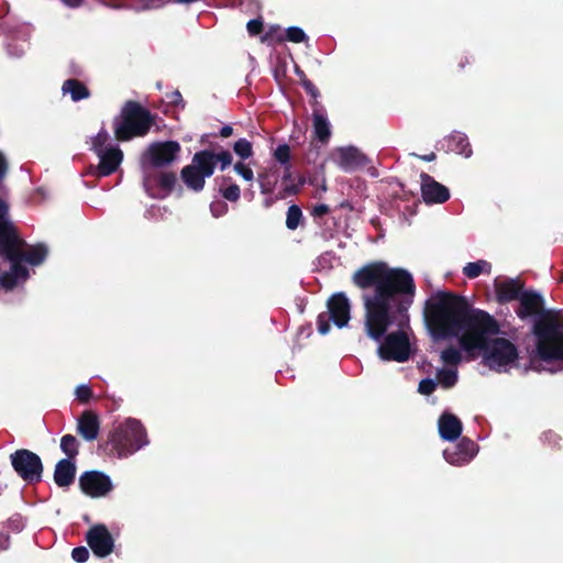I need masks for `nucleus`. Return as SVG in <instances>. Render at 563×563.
Here are the masks:
<instances>
[{"label":"nucleus","mask_w":563,"mask_h":563,"mask_svg":"<svg viewBox=\"0 0 563 563\" xmlns=\"http://www.w3.org/2000/svg\"><path fill=\"white\" fill-rule=\"evenodd\" d=\"M352 283L363 290L373 289L362 297L364 329L369 339H384L378 356L384 361H408L410 342L402 329L409 321L408 309L416 291L411 274L384 261H373L353 273Z\"/></svg>","instance_id":"obj_1"},{"label":"nucleus","mask_w":563,"mask_h":563,"mask_svg":"<svg viewBox=\"0 0 563 563\" xmlns=\"http://www.w3.org/2000/svg\"><path fill=\"white\" fill-rule=\"evenodd\" d=\"M471 305L463 296L451 291H438L424 307V319L435 341L456 338L463 330V321Z\"/></svg>","instance_id":"obj_2"},{"label":"nucleus","mask_w":563,"mask_h":563,"mask_svg":"<svg viewBox=\"0 0 563 563\" xmlns=\"http://www.w3.org/2000/svg\"><path fill=\"white\" fill-rule=\"evenodd\" d=\"M530 366L541 371V363H563V324L561 320L547 313L536 325V345L531 350Z\"/></svg>","instance_id":"obj_3"},{"label":"nucleus","mask_w":563,"mask_h":563,"mask_svg":"<svg viewBox=\"0 0 563 563\" xmlns=\"http://www.w3.org/2000/svg\"><path fill=\"white\" fill-rule=\"evenodd\" d=\"M232 161L233 156L228 150L219 153L211 150L198 151L194 154L191 163L183 167L180 178L188 189L200 192L205 188L206 178L213 175L217 164H220L221 170H225Z\"/></svg>","instance_id":"obj_4"},{"label":"nucleus","mask_w":563,"mask_h":563,"mask_svg":"<svg viewBox=\"0 0 563 563\" xmlns=\"http://www.w3.org/2000/svg\"><path fill=\"white\" fill-rule=\"evenodd\" d=\"M499 333L500 324L492 314L471 306L457 338L462 350L470 353L485 347L486 343Z\"/></svg>","instance_id":"obj_5"},{"label":"nucleus","mask_w":563,"mask_h":563,"mask_svg":"<svg viewBox=\"0 0 563 563\" xmlns=\"http://www.w3.org/2000/svg\"><path fill=\"white\" fill-rule=\"evenodd\" d=\"M156 115L137 101H126L113 119L114 136L120 142L146 135L155 124Z\"/></svg>","instance_id":"obj_6"},{"label":"nucleus","mask_w":563,"mask_h":563,"mask_svg":"<svg viewBox=\"0 0 563 563\" xmlns=\"http://www.w3.org/2000/svg\"><path fill=\"white\" fill-rule=\"evenodd\" d=\"M147 442L143 424L136 419L129 418L109 433L104 450L118 457H126L142 449Z\"/></svg>","instance_id":"obj_7"},{"label":"nucleus","mask_w":563,"mask_h":563,"mask_svg":"<svg viewBox=\"0 0 563 563\" xmlns=\"http://www.w3.org/2000/svg\"><path fill=\"white\" fill-rule=\"evenodd\" d=\"M479 351L484 365L498 372L515 363L519 357L517 346L506 338H494Z\"/></svg>","instance_id":"obj_8"},{"label":"nucleus","mask_w":563,"mask_h":563,"mask_svg":"<svg viewBox=\"0 0 563 563\" xmlns=\"http://www.w3.org/2000/svg\"><path fill=\"white\" fill-rule=\"evenodd\" d=\"M9 459L13 471L25 484L35 485L42 482L44 464L37 453L29 449H18Z\"/></svg>","instance_id":"obj_9"},{"label":"nucleus","mask_w":563,"mask_h":563,"mask_svg":"<svg viewBox=\"0 0 563 563\" xmlns=\"http://www.w3.org/2000/svg\"><path fill=\"white\" fill-rule=\"evenodd\" d=\"M327 311L317 318L318 332L322 335L329 333L332 321L338 328L345 327L351 318V305L344 292L332 295L327 301Z\"/></svg>","instance_id":"obj_10"},{"label":"nucleus","mask_w":563,"mask_h":563,"mask_svg":"<svg viewBox=\"0 0 563 563\" xmlns=\"http://www.w3.org/2000/svg\"><path fill=\"white\" fill-rule=\"evenodd\" d=\"M519 306L516 309L517 316L525 320L528 317H534L531 332L536 338V325L547 313H552L556 316L563 325V316L560 311L544 309V299L543 297L532 290H523L518 298Z\"/></svg>","instance_id":"obj_11"},{"label":"nucleus","mask_w":563,"mask_h":563,"mask_svg":"<svg viewBox=\"0 0 563 563\" xmlns=\"http://www.w3.org/2000/svg\"><path fill=\"white\" fill-rule=\"evenodd\" d=\"M180 151L181 147L177 141L154 142L148 146L145 156L151 166L163 168L172 165Z\"/></svg>","instance_id":"obj_12"},{"label":"nucleus","mask_w":563,"mask_h":563,"mask_svg":"<svg viewBox=\"0 0 563 563\" xmlns=\"http://www.w3.org/2000/svg\"><path fill=\"white\" fill-rule=\"evenodd\" d=\"M81 492L92 498L106 496L113 488L108 475L100 471H86L79 476Z\"/></svg>","instance_id":"obj_13"},{"label":"nucleus","mask_w":563,"mask_h":563,"mask_svg":"<svg viewBox=\"0 0 563 563\" xmlns=\"http://www.w3.org/2000/svg\"><path fill=\"white\" fill-rule=\"evenodd\" d=\"M86 541L98 558H106L113 551L114 540L104 525L91 527L86 533Z\"/></svg>","instance_id":"obj_14"},{"label":"nucleus","mask_w":563,"mask_h":563,"mask_svg":"<svg viewBox=\"0 0 563 563\" xmlns=\"http://www.w3.org/2000/svg\"><path fill=\"white\" fill-rule=\"evenodd\" d=\"M421 196L426 203H444L450 199L449 189L427 173L420 174Z\"/></svg>","instance_id":"obj_15"},{"label":"nucleus","mask_w":563,"mask_h":563,"mask_svg":"<svg viewBox=\"0 0 563 563\" xmlns=\"http://www.w3.org/2000/svg\"><path fill=\"white\" fill-rule=\"evenodd\" d=\"M477 450L478 446L473 440L462 438L452 450H444L443 454L450 464L462 465L468 463L476 455Z\"/></svg>","instance_id":"obj_16"},{"label":"nucleus","mask_w":563,"mask_h":563,"mask_svg":"<svg viewBox=\"0 0 563 563\" xmlns=\"http://www.w3.org/2000/svg\"><path fill=\"white\" fill-rule=\"evenodd\" d=\"M333 158L344 170H353L366 163L365 155L353 146L336 148L333 153Z\"/></svg>","instance_id":"obj_17"},{"label":"nucleus","mask_w":563,"mask_h":563,"mask_svg":"<svg viewBox=\"0 0 563 563\" xmlns=\"http://www.w3.org/2000/svg\"><path fill=\"white\" fill-rule=\"evenodd\" d=\"M100 430V420L92 410H85L77 420V431L86 441H95Z\"/></svg>","instance_id":"obj_18"},{"label":"nucleus","mask_w":563,"mask_h":563,"mask_svg":"<svg viewBox=\"0 0 563 563\" xmlns=\"http://www.w3.org/2000/svg\"><path fill=\"white\" fill-rule=\"evenodd\" d=\"M100 158L97 166L99 176H109L114 173L123 159V153L119 147H109L97 154Z\"/></svg>","instance_id":"obj_19"},{"label":"nucleus","mask_w":563,"mask_h":563,"mask_svg":"<svg viewBox=\"0 0 563 563\" xmlns=\"http://www.w3.org/2000/svg\"><path fill=\"white\" fill-rule=\"evenodd\" d=\"M496 299L499 303L518 300L523 291V284L519 279L495 282Z\"/></svg>","instance_id":"obj_20"},{"label":"nucleus","mask_w":563,"mask_h":563,"mask_svg":"<svg viewBox=\"0 0 563 563\" xmlns=\"http://www.w3.org/2000/svg\"><path fill=\"white\" fill-rule=\"evenodd\" d=\"M24 245L23 240H19L12 245H7V247L0 252V255H3L8 261L11 262V272L14 274L16 278H27L29 269L21 264L23 257L20 254V247Z\"/></svg>","instance_id":"obj_21"},{"label":"nucleus","mask_w":563,"mask_h":563,"mask_svg":"<svg viewBox=\"0 0 563 563\" xmlns=\"http://www.w3.org/2000/svg\"><path fill=\"white\" fill-rule=\"evenodd\" d=\"M439 433L443 440L455 441L462 433V422L453 413L445 412L439 418Z\"/></svg>","instance_id":"obj_22"},{"label":"nucleus","mask_w":563,"mask_h":563,"mask_svg":"<svg viewBox=\"0 0 563 563\" xmlns=\"http://www.w3.org/2000/svg\"><path fill=\"white\" fill-rule=\"evenodd\" d=\"M76 464L74 461L69 459L59 460L54 470V482L58 487H68L70 486L76 477Z\"/></svg>","instance_id":"obj_23"},{"label":"nucleus","mask_w":563,"mask_h":563,"mask_svg":"<svg viewBox=\"0 0 563 563\" xmlns=\"http://www.w3.org/2000/svg\"><path fill=\"white\" fill-rule=\"evenodd\" d=\"M7 212V205L0 200V252L3 251L7 245H12L21 240L14 225L5 219Z\"/></svg>","instance_id":"obj_24"},{"label":"nucleus","mask_w":563,"mask_h":563,"mask_svg":"<svg viewBox=\"0 0 563 563\" xmlns=\"http://www.w3.org/2000/svg\"><path fill=\"white\" fill-rule=\"evenodd\" d=\"M282 181L285 186L283 190L278 194V199H284L289 196L298 195L306 183L302 176H299L298 181L294 183V176L292 173L290 172V165L285 167Z\"/></svg>","instance_id":"obj_25"},{"label":"nucleus","mask_w":563,"mask_h":563,"mask_svg":"<svg viewBox=\"0 0 563 563\" xmlns=\"http://www.w3.org/2000/svg\"><path fill=\"white\" fill-rule=\"evenodd\" d=\"M63 93H69L73 101L78 102L80 100L87 99L90 97V90L88 87L76 78H69L63 82L62 86Z\"/></svg>","instance_id":"obj_26"},{"label":"nucleus","mask_w":563,"mask_h":563,"mask_svg":"<svg viewBox=\"0 0 563 563\" xmlns=\"http://www.w3.org/2000/svg\"><path fill=\"white\" fill-rule=\"evenodd\" d=\"M312 125L314 136L318 141L323 144L328 143L331 136V129L328 119L322 113L314 111L312 113Z\"/></svg>","instance_id":"obj_27"},{"label":"nucleus","mask_w":563,"mask_h":563,"mask_svg":"<svg viewBox=\"0 0 563 563\" xmlns=\"http://www.w3.org/2000/svg\"><path fill=\"white\" fill-rule=\"evenodd\" d=\"M448 146L452 152L463 155L464 157H470L472 155L471 144L466 135L463 133L452 134L448 140Z\"/></svg>","instance_id":"obj_28"},{"label":"nucleus","mask_w":563,"mask_h":563,"mask_svg":"<svg viewBox=\"0 0 563 563\" xmlns=\"http://www.w3.org/2000/svg\"><path fill=\"white\" fill-rule=\"evenodd\" d=\"M47 253L48 250L44 244H36L26 252L22 251V247H20V254L23 257V261L32 266L42 264L47 256Z\"/></svg>","instance_id":"obj_29"},{"label":"nucleus","mask_w":563,"mask_h":563,"mask_svg":"<svg viewBox=\"0 0 563 563\" xmlns=\"http://www.w3.org/2000/svg\"><path fill=\"white\" fill-rule=\"evenodd\" d=\"M492 269V264L485 260H478L476 262L467 263L463 267V274L470 278L474 279L478 277L482 273L489 274Z\"/></svg>","instance_id":"obj_30"},{"label":"nucleus","mask_w":563,"mask_h":563,"mask_svg":"<svg viewBox=\"0 0 563 563\" xmlns=\"http://www.w3.org/2000/svg\"><path fill=\"white\" fill-rule=\"evenodd\" d=\"M60 450L66 455L65 459L74 461L79 453V442L73 434H65L60 439Z\"/></svg>","instance_id":"obj_31"},{"label":"nucleus","mask_w":563,"mask_h":563,"mask_svg":"<svg viewBox=\"0 0 563 563\" xmlns=\"http://www.w3.org/2000/svg\"><path fill=\"white\" fill-rule=\"evenodd\" d=\"M257 180L260 184L261 192L263 195H271L277 184V176L271 170H264L257 174Z\"/></svg>","instance_id":"obj_32"},{"label":"nucleus","mask_w":563,"mask_h":563,"mask_svg":"<svg viewBox=\"0 0 563 563\" xmlns=\"http://www.w3.org/2000/svg\"><path fill=\"white\" fill-rule=\"evenodd\" d=\"M158 188L166 194L172 192L177 184V176L174 172H161L155 176Z\"/></svg>","instance_id":"obj_33"},{"label":"nucleus","mask_w":563,"mask_h":563,"mask_svg":"<svg viewBox=\"0 0 563 563\" xmlns=\"http://www.w3.org/2000/svg\"><path fill=\"white\" fill-rule=\"evenodd\" d=\"M278 42H282V41H288V42H291V43H302V42H306L308 40V36L306 35V33L303 32V30L299 26H289L287 30H286V33L285 35H279L277 38H276Z\"/></svg>","instance_id":"obj_34"},{"label":"nucleus","mask_w":563,"mask_h":563,"mask_svg":"<svg viewBox=\"0 0 563 563\" xmlns=\"http://www.w3.org/2000/svg\"><path fill=\"white\" fill-rule=\"evenodd\" d=\"M303 219L302 211L298 205H291L288 207L287 216H286V227L287 229L294 231L296 230L301 220Z\"/></svg>","instance_id":"obj_35"},{"label":"nucleus","mask_w":563,"mask_h":563,"mask_svg":"<svg viewBox=\"0 0 563 563\" xmlns=\"http://www.w3.org/2000/svg\"><path fill=\"white\" fill-rule=\"evenodd\" d=\"M437 378L443 388H451L457 382V371L452 368H440Z\"/></svg>","instance_id":"obj_36"},{"label":"nucleus","mask_w":563,"mask_h":563,"mask_svg":"<svg viewBox=\"0 0 563 563\" xmlns=\"http://www.w3.org/2000/svg\"><path fill=\"white\" fill-rule=\"evenodd\" d=\"M441 361L450 366H456L462 361L461 351L455 346H449L441 352Z\"/></svg>","instance_id":"obj_37"},{"label":"nucleus","mask_w":563,"mask_h":563,"mask_svg":"<svg viewBox=\"0 0 563 563\" xmlns=\"http://www.w3.org/2000/svg\"><path fill=\"white\" fill-rule=\"evenodd\" d=\"M233 151L243 161L253 156V145L246 139H239L233 144Z\"/></svg>","instance_id":"obj_38"},{"label":"nucleus","mask_w":563,"mask_h":563,"mask_svg":"<svg viewBox=\"0 0 563 563\" xmlns=\"http://www.w3.org/2000/svg\"><path fill=\"white\" fill-rule=\"evenodd\" d=\"M290 146L288 144H279L273 153V157L275 161H277L280 165H284L285 167L290 165Z\"/></svg>","instance_id":"obj_39"},{"label":"nucleus","mask_w":563,"mask_h":563,"mask_svg":"<svg viewBox=\"0 0 563 563\" xmlns=\"http://www.w3.org/2000/svg\"><path fill=\"white\" fill-rule=\"evenodd\" d=\"M109 139L108 132L102 129L98 132V134L92 140V150L96 154L104 151V145Z\"/></svg>","instance_id":"obj_40"},{"label":"nucleus","mask_w":563,"mask_h":563,"mask_svg":"<svg viewBox=\"0 0 563 563\" xmlns=\"http://www.w3.org/2000/svg\"><path fill=\"white\" fill-rule=\"evenodd\" d=\"M220 191L222 197L231 202H236L241 197V189L236 184H232L229 187L221 189Z\"/></svg>","instance_id":"obj_41"},{"label":"nucleus","mask_w":563,"mask_h":563,"mask_svg":"<svg viewBox=\"0 0 563 563\" xmlns=\"http://www.w3.org/2000/svg\"><path fill=\"white\" fill-rule=\"evenodd\" d=\"M234 172L240 175L244 180L251 181L254 179V173L250 166L243 162H236L233 167Z\"/></svg>","instance_id":"obj_42"},{"label":"nucleus","mask_w":563,"mask_h":563,"mask_svg":"<svg viewBox=\"0 0 563 563\" xmlns=\"http://www.w3.org/2000/svg\"><path fill=\"white\" fill-rule=\"evenodd\" d=\"M76 398L81 404H87L93 396L92 389L88 385H79L76 390Z\"/></svg>","instance_id":"obj_43"},{"label":"nucleus","mask_w":563,"mask_h":563,"mask_svg":"<svg viewBox=\"0 0 563 563\" xmlns=\"http://www.w3.org/2000/svg\"><path fill=\"white\" fill-rule=\"evenodd\" d=\"M16 283L18 278L11 271L0 274V285L2 288L11 290L16 286Z\"/></svg>","instance_id":"obj_44"},{"label":"nucleus","mask_w":563,"mask_h":563,"mask_svg":"<svg viewBox=\"0 0 563 563\" xmlns=\"http://www.w3.org/2000/svg\"><path fill=\"white\" fill-rule=\"evenodd\" d=\"M437 388V383L432 378H423L420 380L418 391L422 395H431Z\"/></svg>","instance_id":"obj_45"},{"label":"nucleus","mask_w":563,"mask_h":563,"mask_svg":"<svg viewBox=\"0 0 563 563\" xmlns=\"http://www.w3.org/2000/svg\"><path fill=\"white\" fill-rule=\"evenodd\" d=\"M246 29L250 35H260L264 30L263 21L261 19L250 20L246 24Z\"/></svg>","instance_id":"obj_46"},{"label":"nucleus","mask_w":563,"mask_h":563,"mask_svg":"<svg viewBox=\"0 0 563 563\" xmlns=\"http://www.w3.org/2000/svg\"><path fill=\"white\" fill-rule=\"evenodd\" d=\"M301 86L305 89V91L310 95L314 100L320 96L319 89L316 87V85L307 78V76H303L301 79Z\"/></svg>","instance_id":"obj_47"},{"label":"nucleus","mask_w":563,"mask_h":563,"mask_svg":"<svg viewBox=\"0 0 563 563\" xmlns=\"http://www.w3.org/2000/svg\"><path fill=\"white\" fill-rule=\"evenodd\" d=\"M71 558L77 563H85L89 559V551L85 547L74 548L71 551Z\"/></svg>","instance_id":"obj_48"},{"label":"nucleus","mask_w":563,"mask_h":563,"mask_svg":"<svg viewBox=\"0 0 563 563\" xmlns=\"http://www.w3.org/2000/svg\"><path fill=\"white\" fill-rule=\"evenodd\" d=\"M210 211L214 218H219L228 212V205L218 200L210 203Z\"/></svg>","instance_id":"obj_49"},{"label":"nucleus","mask_w":563,"mask_h":563,"mask_svg":"<svg viewBox=\"0 0 563 563\" xmlns=\"http://www.w3.org/2000/svg\"><path fill=\"white\" fill-rule=\"evenodd\" d=\"M330 212V208L327 205L320 203L313 207L312 214L321 218Z\"/></svg>","instance_id":"obj_50"},{"label":"nucleus","mask_w":563,"mask_h":563,"mask_svg":"<svg viewBox=\"0 0 563 563\" xmlns=\"http://www.w3.org/2000/svg\"><path fill=\"white\" fill-rule=\"evenodd\" d=\"M169 102L172 104H175V106H178L179 103H183L184 104V100H183V96L181 93L176 90L174 91L170 96H169Z\"/></svg>","instance_id":"obj_51"},{"label":"nucleus","mask_w":563,"mask_h":563,"mask_svg":"<svg viewBox=\"0 0 563 563\" xmlns=\"http://www.w3.org/2000/svg\"><path fill=\"white\" fill-rule=\"evenodd\" d=\"M10 545V536L0 532V551L7 550Z\"/></svg>","instance_id":"obj_52"},{"label":"nucleus","mask_w":563,"mask_h":563,"mask_svg":"<svg viewBox=\"0 0 563 563\" xmlns=\"http://www.w3.org/2000/svg\"><path fill=\"white\" fill-rule=\"evenodd\" d=\"M278 32L277 27H271L262 37V42L271 41L275 38V33Z\"/></svg>","instance_id":"obj_53"},{"label":"nucleus","mask_w":563,"mask_h":563,"mask_svg":"<svg viewBox=\"0 0 563 563\" xmlns=\"http://www.w3.org/2000/svg\"><path fill=\"white\" fill-rule=\"evenodd\" d=\"M233 134V128L231 125H224L220 129L219 135L223 139L229 137Z\"/></svg>","instance_id":"obj_54"},{"label":"nucleus","mask_w":563,"mask_h":563,"mask_svg":"<svg viewBox=\"0 0 563 563\" xmlns=\"http://www.w3.org/2000/svg\"><path fill=\"white\" fill-rule=\"evenodd\" d=\"M470 64H471V60L467 56H461L460 60L457 63V68H459L457 70L459 71L463 70L466 67V65H470Z\"/></svg>","instance_id":"obj_55"},{"label":"nucleus","mask_w":563,"mask_h":563,"mask_svg":"<svg viewBox=\"0 0 563 563\" xmlns=\"http://www.w3.org/2000/svg\"><path fill=\"white\" fill-rule=\"evenodd\" d=\"M413 155L424 162H432L437 158V155L433 152H431L430 154H427V155H417V154H413Z\"/></svg>","instance_id":"obj_56"},{"label":"nucleus","mask_w":563,"mask_h":563,"mask_svg":"<svg viewBox=\"0 0 563 563\" xmlns=\"http://www.w3.org/2000/svg\"><path fill=\"white\" fill-rule=\"evenodd\" d=\"M8 165L4 157L0 154V179L4 176Z\"/></svg>","instance_id":"obj_57"},{"label":"nucleus","mask_w":563,"mask_h":563,"mask_svg":"<svg viewBox=\"0 0 563 563\" xmlns=\"http://www.w3.org/2000/svg\"><path fill=\"white\" fill-rule=\"evenodd\" d=\"M66 5L77 8L81 4L82 0H62Z\"/></svg>","instance_id":"obj_58"},{"label":"nucleus","mask_w":563,"mask_h":563,"mask_svg":"<svg viewBox=\"0 0 563 563\" xmlns=\"http://www.w3.org/2000/svg\"><path fill=\"white\" fill-rule=\"evenodd\" d=\"M296 73H297V75H298V77H299V79H300V80L303 78V76H306V74L303 73V70H301V69H299V68H297V69H296Z\"/></svg>","instance_id":"obj_59"},{"label":"nucleus","mask_w":563,"mask_h":563,"mask_svg":"<svg viewBox=\"0 0 563 563\" xmlns=\"http://www.w3.org/2000/svg\"><path fill=\"white\" fill-rule=\"evenodd\" d=\"M271 205H272V201H266V202H265V206H266V207H269Z\"/></svg>","instance_id":"obj_60"}]
</instances>
